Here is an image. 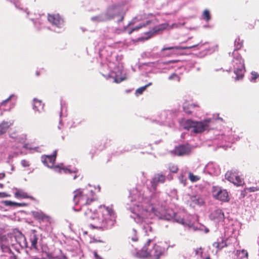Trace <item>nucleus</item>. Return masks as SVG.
I'll return each mask as SVG.
<instances>
[{
	"instance_id": "obj_45",
	"label": "nucleus",
	"mask_w": 259,
	"mask_h": 259,
	"mask_svg": "<svg viewBox=\"0 0 259 259\" xmlns=\"http://www.w3.org/2000/svg\"><path fill=\"white\" fill-rule=\"evenodd\" d=\"M178 222L180 223H182V224H184V219H181L180 221H177Z\"/></svg>"
},
{
	"instance_id": "obj_9",
	"label": "nucleus",
	"mask_w": 259,
	"mask_h": 259,
	"mask_svg": "<svg viewBox=\"0 0 259 259\" xmlns=\"http://www.w3.org/2000/svg\"><path fill=\"white\" fill-rule=\"evenodd\" d=\"M48 20L57 27L61 28L63 26L64 21L59 14H48Z\"/></svg>"
},
{
	"instance_id": "obj_23",
	"label": "nucleus",
	"mask_w": 259,
	"mask_h": 259,
	"mask_svg": "<svg viewBox=\"0 0 259 259\" xmlns=\"http://www.w3.org/2000/svg\"><path fill=\"white\" fill-rule=\"evenodd\" d=\"M235 49L233 52V54L235 53V52L239 49H240L243 46V41L240 39V38H237L234 42Z\"/></svg>"
},
{
	"instance_id": "obj_48",
	"label": "nucleus",
	"mask_w": 259,
	"mask_h": 259,
	"mask_svg": "<svg viewBox=\"0 0 259 259\" xmlns=\"http://www.w3.org/2000/svg\"><path fill=\"white\" fill-rule=\"evenodd\" d=\"M205 259H210V257L208 256H207Z\"/></svg>"
},
{
	"instance_id": "obj_8",
	"label": "nucleus",
	"mask_w": 259,
	"mask_h": 259,
	"mask_svg": "<svg viewBox=\"0 0 259 259\" xmlns=\"http://www.w3.org/2000/svg\"><path fill=\"white\" fill-rule=\"evenodd\" d=\"M57 155V150H55L51 155H42L41 157L42 162L47 166L52 168L54 166Z\"/></svg>"
},
{
	"instance_id": "obj_35",
	"label": "nucleus",
	"mask_w": 259,
	"mask_h": 259,
	"mask_svg": "<svg viewBox=\"0 0 259 259\" xmlns=\"http://www.w3.org/2000/svg\"><path fill=\"white\" fill-rule=\"evenodd\" d=\"M146 25L145 24H143V25H139V26H136L135 27H134V28H133L132 29V30L130 32V34H131L133 31H136V30H139V29L142 28L143 27H144Z\"/></svg>"
},
{
	"instance_id": "obj_13",
	"label": "nucleus",
	"mask_w": 259,
	"mask_h": 259,
	"mask_svg": "<svg viewBox=\"0 0 259 259\" xmlns=\"http://www.w3.org/2000/svg\"><path fill=\"white\" fill-rule=\"evenodd\" d=\"M199 45V43H196L193 45L189 46H174V47H169L166 48H163L162 49L161 51L163 52L167 50H187L193 48L194 47H197Z\"/></svg>"
},
{
	"instance_id": "obj_37",
	"label": "nucleus",
	"mask_w": 259,
	"mask_h": 259,
	"mask_svg": "<svg viewBox=\"0 0 259 259\" xmlns=\"http://www.w3.org/2000/svg\"><path fill=\"white\" fill-rule=\"evenodd\" d=\"M13 96V95H11L9 98H8L7 99L4 100L2 103H1V105L2 106H5L6 105V104L11 99L12 97Z\"/></svg>"
},
{
	"instance_id": "obj_29",
	"label": "nucleus",
	"mask_w": 259,
	"mask_h": 259,
	"mask_svg": "<svg viewBox=\"0 0 259 259\" xmlns=\"http://www.w3.org/2000/svg\"><path fill=\"white\" fill-rule=\"evenodd\" d=\"M189 179L192 182H195L200 180V177L198 176L194 175L192 173L189 174Z\"/></svg>"
},
{
	"instance_id": "obj_26",
	"label": "nucleus",
	"mask_w": 259,
	"mask_h": 259,
	"mask_svg": "<svg viewBox=\"0 0 259 259\" xmlns=\"http://www.w3.org/2000/svg\"><path fill=\"white\" fill-rule=\"evenodd\" d=\"M168 79L169 80H172L174 81H176L177 82H180L181 80V77L177 74L175 73H172L169 77Z\"/></svg>"
},
{
	"instance_id": "obj_21",
	"label": "nucleus",
	"mask_w": 259,
	"mask_h": 259,
	"mask_svg": "<svg viewBox=\"0 0 259 259\" xmlns=\"http://www.w3.org/2000/svg\"><path fill=\"white\" fill-rule=\"evenodd\" d=\"M10 123L8 122H3L0 124V135L5 133L9 126Z\"/></svg>"
},
{
	"instance_id": "obj_14",
	"label": "nucleus",
	"mask_w": 259,
	"mask_h": 259,
	"mask_svg": "<svg viewBox=\"0 0 259 259\" xmlns=\"http://www.w3.org/2000/svg\"><path fill=\"white\" fill-rule=\"evenodd\" d=\"M32 214L34 218L37 220L47 222H50V218L42 211H34Z\"/></svg>"
},
{
	"instance_id": "obj_25",
	"label": "nucleus",
	"mask_w": 259,
	"mask_h": 259,
	"mask_svg": "<svg viewBox=\"0 0 259 259\" xmlns=\"http://www.w3.org/2000/svg\"><path fill=\"white\" fill-rule=\"evenodd\" d=\"M234 73L236 75V79L239 80L242 79L243 77V71L241 68L237 69L234 70Z\"/></svg>"
},
{
	"instance_id": "obj_30",
	"label": "nucleus",
	"mask_w": 259,
	"mask_h": 259,
	"mask_svg": "<svg viewBox=\"0 0 259 259\" xmlns=\"http://www.w3.org/2000/svg\"><path fill=\"white\" fill-rule=\"evenodd\" d=\"M168 169L169 171L172 173H177L179 169L176 165L172 163L169 164Z\"/></svg>"
},
{
	"instance_id": "obj_47",
	"label": "nucleus",
	"mask_w": 259,
	"mask_h": 259,
	"mask_svg": "<svg viewBox=\"0 0 259 259\" xmlns=\"http://www.w3.org/2000/svg\"><path fill=\"white\" fill-rule=\"evenodd\" d=\"M1 175H2V178H4L5 177V174H1Z\"/></svg>"
},
{
	"instance_id": "obj_2",
	"label": "nucleus",
	"mask_w": 259,
	"mask_h": 259,
	"mask_svg": "<svg viewBox=\"0 0 259 259\" xmlns=\"http://www.w3.org/2000/svg\"><path fill=\"white\" fill-rule=\"evenodd\" d=\"M95 200L94 192L92 190L88 189H78L74 191L73 200L76 204L88 205Z\"/></svg>"
},
{
	"instance_id": "obj_36",
	"label": "nucleus",
	"mask_w": 259,
	"mask_h": 259,
	"mask_svg": "<svg viewBox=\"0 0 259 259\" xmlns=\"http://www.w3.org/2000/svg\"><path fill=\"white\" fill-rule=\"evenodd\" d=\"M21 163L24 167H28L29 166V161L25 159L22 160L21 162Z\"/></svg>"
},
{
	"instance_id": "obj_39",
	"label": "nucleus",
	"mask_w": 259,
	"mask_h": 259,
	"mask_svg": "<svg viewBox=\"0 0 259 259\" xmlns=\"http://www.w3.org/2000/svg\"><path fill=\"white\" fill-rule=\"evenodd\" d=\"M94 255L96 259H103L102 257H101L98 254L97 252L96 251L94 252Z\"/></svg>"
},
{
	"instance_id": "obj_5",
	"label": "nucleus",
	"mask_w": 259,
	"mask_h": 259,
	"mask_svg": "<svg viewBox=\"0 0 259 259\" xmlns=\"http://www.w3.org/2000/svg\"><path fill=\"white\" fill-rule=\"evenodd\" d=\"M225 178L237 186H241L244 184L243 179L235 171H228L225 174Z\"/></svg>"
},
{
	"instance_id": "obj_4",
	"label": "nucleus",
	"mask_w": 259,
	"mask_h": 259,
	"mask_svg": "<svg viewBox=\"0 0 259 259\" xmlns=\"http://www.w3.org/2000/svg\"><path fill=\"white\" fill-rule=\"evenodd\" d=\"M139 207V212L137 213V217L141 222H145V220L151 217V213H154L155 209L153 205H150L147 207V206H142Z\"/></svg>"
},
{
	"instance_id": "obj_44",
	"label": "nucleus",
	"mask_w": 259,
	"mask_h": 259,
	"mask_svg": "<svg viewBox=\"0 0 259 259\" xmlns=\"http://www.w3.org/2000/svg\"><path fill=\"white\" fill-rule=\"evenodd\" d=\"M35 75L36 76H38L40 75V72L39 71H36L35 72Z\"/></svg>"
},
{
	"instance_id": "obj_40",
	"label": "nucleus",
	"mask_w": 259,
	"mask_h": 259,
	"mask_svg": "<svg viewBox=\"0 0 259 259\" xmlns=\"http://www.w3.org/2000/svg\"><path fill=\"white\" fill-rule=\"evenodd\" d=\"M241 252L242 253V254H243V255H244L245 257H246V258L248 257V252H247L246 250H242Z\"/></svg>"
},
{
	"instance_id": "obj_38",
	"label": "nucleus",
	"mask_w": 259,
	"mask_h": 259,
	"mask_svg": "<svg viewBox=\"0 0 259 259\" xmlns=\"http://www.w3.org/2000/svg\"><path fill=\"white\" fill-rule=\"evenodd\" d=\"M11 195L5 192H0V198L9 197Z\"/></svg>"
},
{
	"instance_id": "obj_42",
	"label": "nucleus",
	"mask_w": 259,
	"mask_h": 259,
	"mask_svg": "<svg viewBox=\"0 0 259 259\" xmlns=\"http://www.w3.org/2000/svg\"><path fill=\"white\" fill-rule=\"evenodd\" d=\"M239 62H240V64H241V66L243 67L244 66V63H243V61L242 60L241 58H240V59L239 60Z\"/></svg>"
},
{
	"instance_id": "obj_31",
	"label": "nucleus",
	"mask_w": 259,
	"mask_h": 259,
	"mask_svg": "<svg viewBox=\"0 0 259 259\" xmlns=\"http://www.w3.org/2000/svg\"><path fill=\"white\" fill-rule=\"evenodd\" d=\"M203 18L207 21H209L211 19L210 12L207 10H205L203 13Z\"/></svg>"
},
{
	"instance_id": "obj_19",
	"label": "nucleus",
	"mask_w": 259,
	"mask_h": 259,
	"mask_svg": "<svg viewBox=\"0 0 259 259\" xmlns=\"http://www.w3.org/2000/svg\"><path fill=\"white\" fill-rule=\"evenodd\" d=\"M37 241L38 237L36 234H35V233H33L30 235V241L31 242V246L32 248H33L35 249H37Z\"/></svg>"
},
{
	"instance_id": "obj_17",
	"label": "nucleus",
	"mask_w": 259,
	"mask_h": 259,
	"mask_svg": "<svg viewBox=\"0 0 259 259\" xmlns=\"http://www.w3.org/2000/svg\"><path fill=\"white\" fill-rule=\"evenodd\" d=\"M165 181V176L161 174H157L154 176L153 182L157 184L159 183H163Z\"/></svg>"
},
{
	"instance_id": "obj_49",
	"label": "nucleus",
	"mask_w": 259,
	"mask_h": 259,
	"mask_svg": "<svg viewBox=\"0 0 259 259\" xmlns=\"http://www.w3.org/2000/svg\"><path fill=\"white\" fill-rule=\"evenodd\" d=\"M3 184H0V187H1V188H2V187H3Z\"/></svg>"
},
{
	"instance_id": "obj_33",
	"label": "nucleus",
	"mask_w": 259,
	"mask_h": 259,
	"mask_svg": "<svg viewBox=\"0 0 259 259\" xmlns=\"http://www.w3.org/2000/svg\"><path fill=\"white\" fill-rule=\"evenodd\" d=\"M244 191H247L249 192H253L259 191V187H251L249 188H246Z\"/></svg>"
},
{
	"instance_id": "obj_43",
	"label": "nucleus",
	"mask_w": 259,
	"mask_h": 259,
	"mask_svg": "<svg viewBox=\"0 0 259 259\" xmlns=\"http://www.w3.org/2000/svg\"><path fill=\"white\" fill-rule=\"evenodd\" d=\"M54 168L56 169H59V172H61V170H62V168H61L60 167L58 166H56L54 167Z\"/></svg>"
},
{
	"instance_id": "obj_24",
	"label": "nucleus",
	"mask_w": 259,
	"mask_h": 259,
	"mask_svg": "<svg viewBox=\"0 0 259 259\" xmlns=\"http://www.w3.org/2000/svg\"><path fill=\"white\" fill-rule=\"evenodd\" d=\"M104 19V22L110 20L114 18L113 15L110 14L109 12L101 14Z\"/></svg>"
},
{
	"instance_id": "obj_1",
	"label": "nucleus",
	"mask_w": 259,
	"mask_h": 259,
	"mask_svg": "<svg viewBox=\"0 0 259 259\" xmlns=\"http://www.w3.org/2000/svg\"><path fill=\"white\" fill-rule=\"evenodd\" d=\"M84 215L86 221L93 220L90 225L94 229H107L112 227L116 222V215L112 205L101 206L96 214H93L91 210H87Z\"/></svg>"
},
{
	"instance_id": "obj_50",
	"label": "nucleus",
	"mask_w": 259,
	"mask_h": 259,
	"mask_svg": "<svg viewBox=\"0 0 259 259\" xmlns=\"http://www.w3.org/2000/svg\"><path fill=\"white\" fill-rule=\"evenodd\" d=\"M150 36H148V37L147 38V39H148V38H150Z\"/></svg>"
},
{
	"instance_id": "obj_18",
	"label": "nucleus",
	"mask_w": 259,
	"mask_h": 259,
	"mask_svg": "<svg viewBox=\"0 0 259 259\" xmlns=\"http://www.w3.org/2000/svg\"><path fill=\"white\" fill-rule=\"evenodd\" d=\"M3 203L5 206H15V207H20V206H25L26 205V203H17L15 202H13L10 200H5L3 202Z\"/></svg>"
},
{
	"instance_id": "obj_46",
	"label": "nucleus",
	"mask_w": 259,
	"mask_h": 259,
	"mask_svg": "<svg viewBox=\"0 0 259 259\" xmlns=\"http://www.w3.org/2000/svg\"><path fill=\"white\" fill-rule=\"evenodd\" d=\"M97 241L102 242V241H101V240H99V241H98L97 240H96V239H94V238L93 239V242H97Z\"/></svg>"
},
{
	"instance_id": "obj_7",
	"label": "nucleus",
	"mask_w": 259,
	"mask_h": 259,
	"mask_svg": "<svg viewBox=\"0 0 259 259\" xmlns=\"http://www.w3.org/2000/svg\"><path fill=\"white\" fill-rule=\"evenodd\" d=\"M191 147L188 144H182L176 146L175 148L171 151V153L176 156H183L189 155L191 152Z\"/></svg>"
},
{
	"instance_id": "obj_16",
	"label": "nucleus",
	"mask_w": 259,
	"mask_h": 259,
	"mask_svg": "<svg viewBox=\"0 0 259 259\" xmlns=\"http://www.w3.org/2000/svg\"><path fill=\"white\" fill-rule=\"evenodd\" d=\"M15 196L17 198H31L33 199L32 197L28 195L27 193L24 192L22 190L16 189V192L15 193Z\"/></svg>"
},
{
	"instance_id": "obj_6",
	"label": "nucleus",
	"mask_w": 259,
	"mask_h": 259,
	"mask_svg": "<svg viewBox=\"0 0 259 259\" xmlns=\"http://www.w3.org/2000/svg\"><path fill=\"white\" fill-rule=\"evenodd\" d=\"M210 121L211 120L209 119L200 122L195 121L194 126L192 131L194 133L197 134L208 130Z\"/></svg>"
},
{
	"instance_id": "obj_27",
	"label": "nucleus",
	"mask_w": 259,
	"mask_h": 259,
	"mask_svg": "<svg viewBox=\"0 0 259 259\" xmlns=\"http://www.w3.org/2000/svg\"><path fill=\"white\" fill-rule=\"evenodd\" d=\"M195 107V105L194 104H191L189 105V107H187L186 106H184L183 109L184 111L189 114H190L192 113V111L191 110V109H193Z\"/></svg>"
},
{
	"instance_id": "obj_28",
	"label": "nucleus",
	"mask_w": 259,
	"mask_h": 259,
	"mask_svg": "<svg viewBox=\"0 0 259 259\" xmlns=\"http://www.w3.org/2000/svg\"><path fill=\"white\" fill-rule=\"evenodd\" d=\"M152 84V83H150L148 84H146L145 85V86H143V87H142L141 88H138L136 91V94H138V95H141L142 94L143 92L146 89V88L149 86L150 85H151Z\"/></svg>"
},
{
	"instance_id": "obj_41",
	"label": "nucleus",
	"mask_w": 259,
	"mask_h": 259,
	"mask_svg": "<svg viewBox=\"0 0 259 259\" xmlns=\"http://www.w3.org/2000/svg\"><path fill=\"white\" fill-rule=\"evenodd\" d=\"M130 239H131L133 241H137L138 240V238L137 236H135L134 237H129Z\"/></svg>"
},
{
	"instance_id": "obj_3",
	"label": "nucleus",
	"mask_w": 259,
	"mask_h": 259,
	"mask_svg": "<svg viewBox=\"0 0 259 259\" xmlns=\"http://www.w3.org/2000/svg\"><path fill=\"white\" fill-rule=\"evenodd\" d=\"M213 197L217 200L228 202L230 200L228 192L226 189H223L219 186H213L212 188Z\"/></svg>"
},
{
	"instance_id": "obj_32",
	"label": "nucleus",
	"mask_w": 259,
	"mask_h": 259,
	"mask_svg": "<svg viewBox=\"0 0 259 259\" xmlns=\"http://www.w3.org/2000/svg\"><path fill=\"white\" fill-rule=\"evenodd\" d=\"M91 19L93 21L96 22H104V19H103L101 14H100L98 16H94V17H92Z\"/></svg>"
},
{
	"instance_id": "obj_10",
	"label": "nucleus",
	"mask_w": 259,
	"mask_h": 259,
	"mask_svg": "<svg viewBox=\"0 0 259 259\" xmlns=\"http://www.w3.org/2000/svg\"><path fill=\"white\" fill-rule=\"evenodd\" d=\"M152 241L151 239H149L146 243L143 248L137 252V256L140 258H148L149 257V251L148 249V246H149Z\"/></svg>"
},
{
	"instance_id": "obj_20",
	"label": "nucleus",
	"mask_w": 259,
	"mask_h": 259,
	"mask_svg": "<svg viewBox=\"0 0 259 259\" xmlns=\"http://www.w3.org/2000/svg\"><path fill=\"white\" fill-rule=\"evenodd\" d=\"M195 121L191 120V119H188L187 120L184 121L183 122V126L184 128L187 130H193V128L194 127Z\"/></svg>"
},
{
	"instance_id": "obj_34",
	"label": "nucleus",
	"mask_w": 259,
	"mask_h": 259,
	"mask_svg": "<svg viewBox=\"0 0 259 259\" xmlns=\"http://www.w3.org/2000/svg\"><path fill=\"white\" fill-rule=\"evenodd\" d=\"M259 77V74L255 71H252L251 72V80H255L256 78Z\"/></svg>"
},
{
	"instance_id": "obj_15",
	"label": "nucleus",
	"mask_w": 259,
	"mask_h": 259,
	"mask_svg": "<svg viewBox=\"0 0 259 259\" xmlns=\"http://www.w3.org/2000/svg\"><path fill=\"white\" fill-rule=\"evenodd\" d=\"M44 104L42 103L41 100L37 99L33 100L32 108L35 111L41 112L44 111Z\"/></svg>"
},
{
	"instance_id": "obj_12",
	"label": "nucleus",
	"mask_w": 259,
	"mask_h": 259,
	"mask_svg": "<svg viewBox=\"0 0 259 259\" xmlns=\"http://www.w3.org/2000/svg\"><path fill=\"white\" fill-rule=\"evenodd\" d=\"M188 202L190 206L194 207L196 205H201L204 203L203 199L199 195H192L190 196Z\"/></svg>"
},
{
	"instance_id": "obj_11",
	"label": "nucleus",
	"mask_w": 259,
	"mask_h": 259,
	"mask_svg": "<svg viewBox=\"0 0 259 259\" xmlns=\"http://www.w3.org/2000/svg\"><path fill=\"white\" fill-rule=\"evenodd\" d=\"M162 254V251L161 248L155 244L153 247V249L149 251V259H159L160 256Z\"/></svg>"
},
{
	"instance_id": "obj_22",
	"label": "nucleus",
	"mask_w": 259,
	"mask_h": 259,
	"mask_svg": "<svg viewBox=\"0 0 259 259\" xmlns=\"http://www.w3.org/2000/svg\"><path fill=\"white\" fill-rule=\"evenodd\" d=\"M213 246L217 249V250H221L223 247L227 246V244L223 240L221 242H214L213 244Z\"/></svg>"
}]
</instances>
